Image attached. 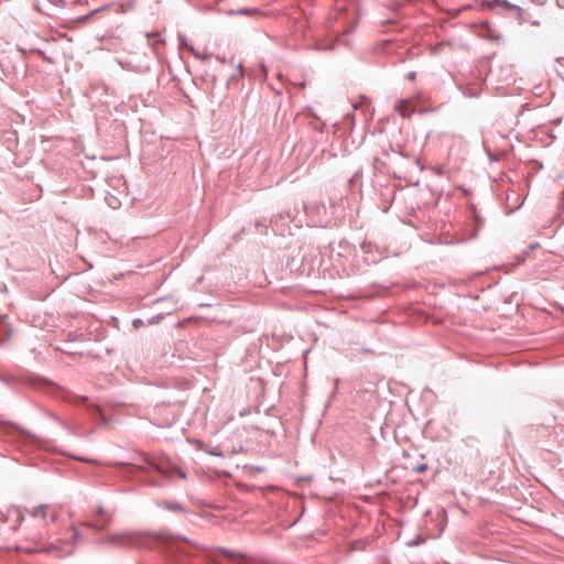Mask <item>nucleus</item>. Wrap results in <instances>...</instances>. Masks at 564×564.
Returning a JSON list of instances; mask_svg holds the SVG:
<instances>
[{
    "instance_id": "f257e3e1",
    "label": "nucleus",
    "mask_w": 564,
    "mask_h": 564,
    "mask_svg": "<svg viewBox=\"0 0 564 564\" xmlns=\"http://www.w3.org/2000/svg\"><path fill=\"white\" fill-rule=\"evenodd\" d=\"M70 543L66 540H56L55 542L47 543L41 547H25L28 553H62L68 552V546Z\"/></svg>"
},
{
    "instance_id": "f03ea898",
    "label": "nucleus",
    "mask_w": 564,
    "mask_h": 564,
    "mask_svg": "<svg viewBox=\"0 0 564 564\" xmlns=\"http://www.w3.org/2000/svg\"><path fill=\"white\" fill-rule=\"evenodd\" d=\"M30 514L34 518H41L44 521L48 517L52 522H55L58 518V511L47 505H41L33 508Z\"/></svg>"
},
{
    "instance_id": "7ed1b4c3",
    "label": "nucleus",
    "mask_w": 564,
    "mask_h": 564,
    "mask_svg": "<svg viewBox=\"0 0 564 564\" xmlns=\"http://www.w3.org/2000/svg\"><path fill=\"white\" fill-rule=\"evenodd\" d=\"M23 520V513L18 507H9L6 513V522L12 523V529L17 530Z\"/></svg>"
},
{
    "instance_id": "20e7f679",
    "label": "nucleus",
    "mask_w": 564,
    "mask_h": 564,
    "mask_svg": "<svg viewBox=\"0 0 564 564\" xmlns=\"http://www.w3.org/2000/svg\"><path fill=\"white\" fill-rule=\"evenodd\" d=\"M224 554L234 561H236L238 564H259V561L256 558H252L246 554L242 553H234L229 551H224Z\"/></svg>"
},
{
    "instance_id": "39448f33",
    "label": "nucleus",
    "mask_w": 564,
    "mask_h": 564,
    "mask_svg": "<svg viewBox=\"0 0 564 564\" xmlns=\"http://www.w3.org/2000/svg\"><path fill=\"white\" fill-rule=\"evenodd\" d=\"M395 111L402 117H409L414 110L411 108L410 100L402 99L395 105Z\"/></svg>"
},
{
    "instance_id": "423d86ee",
    "label": "nucleus",
    "mask_w": 564,
    "mask_h": 564,
    "mask_svg": "<svg viewBox=\"0 0 564 564\" xmlns=\"http://www.w3.org/2000/svg\"><path fill=\"white\" fill-rule=\"evenodd\" d=\"M135 536H137V534H134V533L126 532V533H121L118 535H112L110 538V540L113 542L124 543V542L132 541Z\"/></svg>"
},
{
    "instance_id": "0eeeda50",
    "label": "nucleus",
    "mask_w": 564,
    "mask_h": 564,
    "mask_svg": "<svg viewBox=\"0 0 564 564\" xmlns=\"http://www.w3.org/2000/svg\"><path fill=\"white\" fill-rule=\"evenodd\" d=\"M97 516L99 519L97 520V524L95 527L101 530L104 529V524L109 521V516L106 514L102 507L98 508Z\"/></svg>"
},
{
    "instance_id": "6e6552de",
    "label": "nucleus",
    "mask_w": 564,
    "mask_h": 564,
    "mask_svg": "<svg viewBox=\"0 0 564 564\" xmlns=\"http://www.w3.org/2000/svg\"><path fill=\"white\" fill-rule=\"evenodd\" d=\"M500 4H501L503 8L508 9V10H514V11H517L519 14L521 13V8H520V7L514 6V4H511V3H509V2H508V1H506V0L500 1Z\"/></svg>"
},
{
    "instance_id": "1a4fd4ad",
    "label": "nucleus",
    "mask_w": 564,
    "mask_h": 564,
    "mask_svg": "<svg viewBox=\"0 0 564 564\" xmlns=\"http://www.w3.org/2000/svg\"><path fill=\"white\" fill-rule=\"evenodd\" d=\"M25 539H26L28 541H32V542H34V543H39V542L42 540V538H41L40 535L34 534L33 532H28V533L25 534Z\"/></svg>"
},
{
    "instance_id": "9d476101",
    "label": "nucleus",
    "mask_w": 564,
    "mask_h": 564,
    "mask_svg": "<svg viewBox=\"0 0 564 564\" xmlns=\"http://www.w3.org/2000/svg\"><path fill=\"white\" fill-rule=\"evenodd\" d=\"M72 532H73V535H74V539L77 536V531L75 528H72Z\"/></svg>"
},
{
    "instance_id": "9b49d317",
    "label": "nucleus",
    "mask_w": 564,
    "mask_h": 564,
    "mask_svg": "<svg viewBox=\"0 0 564 564\" xmlns=\"http://www.w3.org/2000/svg\"><path fill=\"white\" fill-rule=\"evenodd\" d=\"M154 468H156L160 473H163L162 468L158 467V466H153Z\"/></svg>"
},
{
    "instance_id": "f8f14e48",
    "label": "nucleus",
    "mask_w": 564,
    "mask_h": 564,
    "mask_svg": "<svg viewBox=\"0 0 564 564\" xmlns=\"http://www.w3.org/2000/svg\"><path fill=\"white\" fill-rule=\"evenodd\" d=\"M180 477L184 478L185 475L182 471H178Z\"/></svg>"
},
{
    "instance_id": "ddd939ff",
    "label": "nucleus",
    "mask_w": 564,
    "mask_h": 564,
    "mask_svg": "<svg viewBox=\"0 0 564 564\" xmlns=\"http://www.w3.org/2000/svg\"><path fill=\"white\" fill-rule=\"evenodd\" d=\"M423 469H424V467H423V466H420V467L417 468V470H420V471H422Z\"/></svg>"
}]
</instances>
